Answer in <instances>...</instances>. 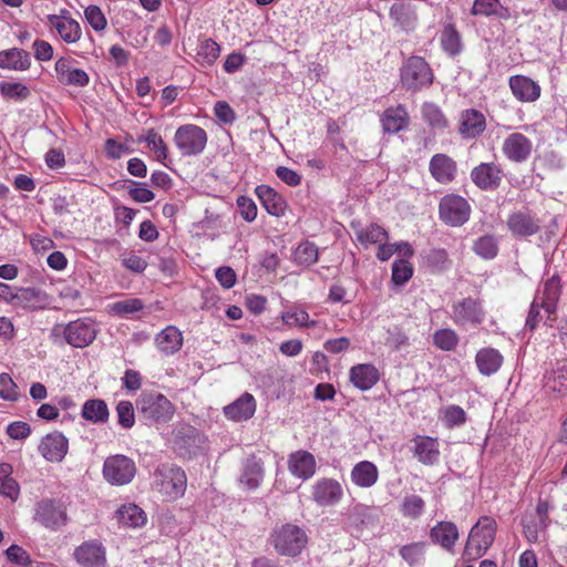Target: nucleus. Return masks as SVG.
<instances>
[{
	"instance_id": "nucleus-37",
	"label": "nucleus",
	"mask_w": 567,
	"mask_h": 567,
	"mask_svg": "<svg viewBox=\"0 0 567 567\" xmlns=\"http://www.w3.org/2000/svg\"><path fill=\"white\" fill-rule=\"evenodd\" d=\"M81 416L93 424H103L107 422L110 411L104 400L89 399L82 406Z\"/></svg>"
},
{
	"instance_id": "nucleus-2",
	"label": "nucleus",
	"mask_w": 567,
	"mask_h": 567,
	"mask_svg": "<svg viewBox=\"0 0 567 567\" xmlns=\"http://www.w3.org/2000/svg\"><path fill=\"white\" fill-rule=\"evenodd\" d=\"M269 542L280 556L296 557L306 548L308 536L301 527L284 524L272 529Z\"/></svg>"
},
{
	"instance_id": "nucleus-53",
	"label": "nucleus",
	"mask_w": 567,
	"mask_h": 567,
	"mask_svg": "<svg viewBox=\"0 0 567 567\" xmlns=\"http://www.w3.org/2000/svg\"><path fill=\"white\" fill-rule=\"evenodd\" d=\"M442 422L449 429L461 426L466 422V413L460 405H450L442 411Z\"/></svg>"
},
{
	"instance_id": "nucleus-36",
	"label": "nucleus",
	"mask_w": 567,
	"mask_h": 567,
	"mask_svg": "<svg viewBox=\"0 0 567 567\" xmlns=\"http://www.w3.org/2000/svg\"><path fill=\"white\" fill-rule=\"evenodd\" d=\"M545 386L561 395L567 393V359L557 361L555 367L545 374Z\"/></svg>"
},
{
	"instance_id": "nucleus-62",
	"label": "nucleus",
	"mask_w": 567,
	"mask_h": 567,
	"mask_svg": "<svg viewBox=\"0 0 567 567\" xmlns=\"http://www.w3.org/2000/svg\"><path fill=\"white\" fill-rule=\"evenodd\" d=\"M6 556L10 563L19 566L28 567L32 563L31 557L27 550L16 544L7 548Z\"/></svg>"
},
{
	"instance_id": "nucleus-54",
	"label": "nucleus",
	"mask_w": 567,
	"mask_h": 567,
	"mask_svg": "<svg viewBox=\"0 0 567 567\" xmlns=\"http://www.w3.org/2000/svg\"><path fill=\"white\" fill-rule=\"evenodd\" d=\"M0 92L4 97L17 101L27 100L31 94L29 87L19 82L0 83Z\"/></svg>"
},
{
	"instance_id": "nucleus-8",
	"label": "nucleus",
	"mask_w": 567,
	"mask_h": 567,
	"mask_svg": "<svg viewBox=\"0 0 567 567\" xmlns=\"http://www.w3.org/2000/svg\"><path fill=\"white\" fill-rule=\"evenodd\" d=\"M470 203L457 194L444 195L439 203L440 219L447 226L461 227L471 216Z\"/></svg>"
},
{
	"instance_id": "nucleus-30",
	"label": "nucleus",
	"mask_w": 567,
	"mask_h": 567,
	"mask_svg": "<svg viewBox=\"0 0 567 567\" xmlns=\"http://www.w3.org/2000/svg\"><path fill=\"white\" fill-rule=\"evenodd\" d=\"M389 16L394 24L404 31L413 30L417 22L413 7L405 1H395L390 7Z\"/></svg>"
},
{
	"instance_id": "nucleus-18",
	"label": "nucleus",
	"mask_w": 567,
	"mask_h": 567,
	"mask_svg": "<svg viewBox=\"0 0 567 567\" xmlns=\"http://www.w3.org/2000/svg\"><path fill=\"white\" fill-rule=\"evenodd\" d=\"M74 558L82 567H105L106 550L101 542L93 539L84 542L75 548Z\"/></svg>"
},
{
	"instance_id": "nucleus-64",
	"label": "nucleus",
	"mask_w": 567,
	"mask_h": 567,
	"mask_svg": "<svg viewBox=\"0 0 567 567\" xmlns=\"http://www.w3.org/2000/svg\"><path fill=\"white\" fill-rule=\"evenodd\" d=\"M59 82L64 85H74L83 87L89 84L90 78L84 70L72 68Z\"/></svg>"
},
{
	"instance_id": "nucleus-32",
	"label": "nucleus",
	"mask_w": 567,
	"mask_h": 567,
	"mask_svg": "<svg viewBox=\"0 0 567 567\" xmlns=\"http://www.w3.org/2000/svg\"><path fill=\"white\" fill-rule=\"evenodd\" d=\"M484 115L476 110H466L460 118V134L465 138H474L485 130Z\"/></svg>"
},
{
	"instance_id": "nucleus-31",
	"label": "nucleus",
	"mask_w": 567,
	"mask_h": 567,
	"mask_svg": "<svg viewBox=\"0 0 567 567\" xmlns=\"http://www.w3.org/2000/svg\"><path fill=\"white\" fill-rule=\"evenodd\" d=\"M381 122L384 132L394 134L408 127L410 117L405 106L400 104L388 107L381 117Z\"/></svg>"
},
{
	"instance_id": "nucleus-60",
	"label": "nucleus",
	"mask_w": 567,
	"mask_h": 567,
	"mask_svg": "<svg viewBox=\"0 0 567 567\" xmlns=\"http://www.w3.org/2000/svg\"><path fill=\"white\" fill-rule=\"evenodd\" d=\"M425 503L419 495L406 496L402 504V513L404 516L419 517L424 511Z\"/></svg>"
},
{
	"instance_id": "nucleus-61",
	"label": "nucleus",
	"mask_w": 567,
	"mask_h": 567,
	"mask_svg": "<svg viewBox=\"0 0 567 567\" xmlns=\"http://www.w3.org/2000/svg\"><path fill=\"white\" fill-rule=\"evenodd\" d=\"M19 398L18 386L8 373L0 374V399L17 401Z\"/></svg>"
},
{
	"instance_id": "nucleus-4",
	"label": "nucleus",
	"mask_w": 567,
	"mask_h": 567,
	"mask_svg": "<svg viewBox=\"0 0 567 567\" xmlns=\"http://www.w3.org/2000/svg\"><path fill=\"white\" fill-rule=\"evenodd\" d=\"M187 478L185 472L173 464H162L157 466L153 474V488L161 494L177 498L186 489Z\"/></svg>"
},
{
	"instance_id": "nucleus-63",
	"label": "nucleus",
	"mask_w": 567,
	"mask_h": 567,
	"mask_svg": "<svg viewBox=\"0 0 567 567\" xmlns=\"http://www.w3.org/2000/svg\"><path fill=\"white\" fill-rule=\"evenodd\" d=\"M238 213L241 218L248 223H251L257 217V206L255 202L247 196H239L237 198Z\"/></svg>"
},
{
	"instance_id": "nucleus-33",
	"label": "nucleus",
	"mask_w": 567,
	"mask_h": 567,
	"mask_svg": "<svg viewBox=\"0 0 567 567\" xmlns=\"http://www.w3.org/2000/svg\"><path fill=\"white\" fill-rule=\"evenodd\" d=\"M351 481L361 488L372 487L379 478V471L375 464L370 461H361L351 470Z\"/></svg>"
},
{
	"instance_id": "nucleus-29",
	"label": "nucleus",
	"mask_w": 567,
	"mask_h": 567,
	"mask_svg": "<svg viewBox=\"0 0 567 567\" xmlns=\"http://www.w3.org/2000/svg\"><path fill=\"white\" fill-rule=\"evenodd\" d=\"M380 379L378 369L370 363H361L350 369V381L361 391L373 388Z\"/></svg>"
},
{
	"instance_id": "nucleus-10",
	"label": "nucleus",
	"mask_w": 567,
	"mask_h": 567,
	"mask_svg": "<svg viewBox=\"0 0 567 567\" xmlns=\"http://www.w3.org/2000/svg\"><path fill=\"white\" fill-rule=\"evenodd\" d=\"M485 310L478 299L467 297L452 305L451 318L455 324L477 327L485 320Z\"/></svg>"
},
{
	"instance_id": "nucleus-55",
	"label": "nucleus",
	"mask_w": 567,
	"mask_h": 567,
	"mask_svg": "<svg viewBox=\"0 0 567 567\" xmlns=\"http://www.w3.org/2000/svg\"><path fill=\"white\" fill-rule=\"evenodd\" d=\"M84 17L86 22L96 32H102L107 27V20L99 6L91 4L85 8Z\"/></svg>"
},
{
	"instance_id": "nucleus-35",
	"label": "nucleus",
	"mask_w": 567,
	"mask_h": 567,
	"mask_svg": "<svg viewBox=\"0 0 567 567\" xmlns=\"http://www.w3.org/2000/svg\"><path fill=\"white\" fill-rule=\"evenodd\" d=\"M155 343L161 352L174 354L183 346L182 332L176 327L168 326L156 336Z\"/></svg>"
},
{
	"instance_id": "nucleus-58",
	"label": "nucleus",
	"mask_w": 567,
	"mask_h": 567,
	"mask_svg": "<svg viewBox=\"0 0 567 567\" xmlns=\"http://www.w3.org/2000/svg\"><path fill=\"white\" fill-rule=\"evenodd\" d=\"M117 422L124 429H131L135 423V413L132 402L120 401L116 405Z\"/></svg>"
},
{
	"instance_id": "nucleus-1",
	"label": "nucleus",
	"mask_w": 567,
	"mask_h": 567,
	"mask_svg": "<svg viewBox=\"0 0 567 567\" xmlns=\"http://www.w3.org/2000/svg\"><path fill=\"white\" fill-rule=\"evenodd\" d=\"M560 295V277L554 275L544 281V284L536 290L529 307L525 327L532 331L535 330L543 320L542 310L547 315V320H554L551 317L556 313Z\"/></svg>"
},
{
	"instance_id": "nucleus-38",
	"label": "nucleus",
	"mask_w": 567,
	"mask_h": 567,
	"mask_svg": "<svg viewBox=\"0 0 567 567\" xmlns=\"http://www.w3.org/2000/svg\"><path fill=\"white\" fill-rule=\"evenodd\" d=\"M475 362L482 374L492 375L499 370L503 363V357L497 350L486 348L477 352Z\"/></svg>"
},
{
	"instance_id": "nucleus-6",
	"label": "nucleus",
	"mask_w": 567,
	"mask_h": 567,
	"mask_svg": "<svg viewBox=\"0 0 567 567\" xmlns=\"http://www.w3.org/2000/svg\"><path fill=\"white\" fill-rule=\"evenodd\" d=\"M433 72L421 56H411L401 69V82L406 90L419 91L433 83Z\"/></svg>"
},
{
	"instance_id": "nucleus-45",
	"label": "nucleus",
	"mask_w": 567,
	"mask_h": 567,
	"mask_svg": "<svg viewBox=\"0 0 567 567\" xmlns=\"http://www.w3.org/2000/svg\"><path fill=\"white\" fill-rule=\"evenodd\" d=\"M355 237L361 245L368 246L384 243L388 239V233L381 226L371 224L367 228L357 230Z\"/></svg>"
},
{
	"instance_id": "nucleus-24",
	"label": "nucleus",
	"mask_w": 567,
	"mask_h": 567,
	"mask_svg": "<svg viewBox=\"0 0 567 567\" xmlns=\"http://www.w3.org/2000/svg\"><path fill=\"white\" fill-rule=\"evenodd\" d=\"M513 95L520 102H535L540 96V85L525 75H513L508 81Z\"/></svg>"
},
{
	"instance_id": "nucleus-17",
	"label": "nucleus",
	"mask_w": 567,
	"mask_h": 567,
	"mask_svg": "<svg viewBox=\"0 0 567 567\" xmlns=\"http://www.w3.org/2000/svg\"><path fill=\"white\" fill-rule=\"evenodd\" d=\"M69 450L68 439L58 431L43 436L38 446L39 453L44 460L52 463H60L65 457Z\"/></svg>"
},
{
	"instance_id": "nucleus-56",
	"label": "nucleus",
	"mask_w": 567,
	"mask_h": 567,
	"mask_svg": "<svg viewBox=\"0 0 567 567\" xmlns=\"http://www.w3.org/2000/svg\"><path fill=\"white\" fill-rule=\"evenodd\" d=\"M413 275V267L412 265L405 260V259H398L394 260L392 265V281L398 285L402 286L405 282H408Z\"/></svg>"
},
{
	"instance_id": "nucleus-9",
	"label": "nucleus",
	"mask_w": 567,
	"mask_h": 567,
	"mask_svg": "<svg viewBox=\"0 0 567 567\" xmlns=\"http://www.w3.org/2000/svg\"><path fill=\"white\" fill-rule=\"evenodd\" d=\"M102 472L106 482L121 486L132 482L136 474V465L128 456L116 454L106 457Z\"/></svg>"
},
{
	"instance_id": "nucleus-13",
	"label": "nucleus",
	"mask_w": 567,
	"mask_h": 567,
	"mask_svg": "<svg viewBox=\"0 0 567 567\" xmlns=\"http://www.w3.org/2000/svg\"><path fill=\"white\" fill-rule=\"evenodd\" d=\"M343 494L342 485L333 478H320L311 487V498L320 507L337 505Z\"/></svg>"
},
{
	"instance_id": "nucleus-51",
	"label": "nucleus",
	"mask_w": 567,
	"mask_h": 567,
	"mask_svg": "<svg viewBox=\"0 0 567 567\" xmlns=\"http://www.w3.org/2000/svg\"><path fill=\"white\" fill-rule=\"evenodd\" d=\"M441 44L443 50L452 56L461 52V37L454 27L447 25L444 28L441 35Z\"/></svg>"
},
{
	"instance_id": "nucleus-5",
	"label": "nucleus",
	"mask_w": 567,
	"mask_h": 567,
	"mask_svg": "<svg viewBox=\"0 0 567 567\" xmlns=\"http://www.w3.org/2000/svg\"><path fill=\"white\" fill-rule=\"evenodd\" d=\"M140 415L150 422H167L174 414L171 401L161 393L143 392L136 401Z\"/></svg>"
},
{
	"instance_id": "nucleus-57",
	"label": "nucleus",
	"mask_w": 567,
	"mask_h": 567,
	"mask_svg": "<svg viewBox=\"0 0 567 567\" xmlns=\"http://www.w3.org/2000/svg\"><path fill=\"white\" fill-rule=\"evenodd\" d=\"M111 308L113 313L121 317H127L128 315L141 311L144 308V305L142 300L132 298L116 301L111 306Z\"/></svg>"
},
{
	"instance_id": "nucleus-49",
	"label": "nucleus",
	"mask_w": 567,
	"mask_h": 567,
	"mask_svg": "<svg viewBox=\"0 0 567 567\" xmlns=\"http://www.w3.org/2000/svg\"><path fill=\"white\" fill-rule=\"evenodd\" d=\"M399 554L410 567L419 566L424 560L425 543L416 542L402 546Z\"/></svg>"
},
{
	"instance_id": "nucleus-50",
	"label": "nucleus",
	"mask_w": 567,
	"mask_h": 567,
	"mask_svg": "<svg viewBox=\"0 0 567 567\" xmlns=\"http://www.w3.org/2000/svg\"><path fill=\"white\" fill-rule=\"evenodd\" d=\"M138 142H145L151 151L154 152L156 159L161 163L167 158V146L162 136L154 130H148L143 137H138Z\"/></svg>"
},
{
	"instance_id": "nucleus-15",
	"label": "nucleus",
	"mask_w": 567,
	"mask_h": 567,
	"mask_svg": "<svg viewBox=\"0 0 567 567\" xmlns=\"http://www.w3.org/2000/svg\"><path fill=\"white\" fill-rule=\"evenodd\" d=\"M533 142L522 133L507 135L502 144L503 155L512 163H525L532 155Z\"/></svg>"
},
{
	"instance_id": "nucleus-12",
	"label": "nucleus",
	"mask_w": 567,
	"mask_h": 567,
	"mask_svg": "<svg viewBox=\"0 0 567 567\" xmlns=\"http://www.w3.org/2000/svg\"><path fill=\"white\" fill-rule=\"evenodd\" d=\"M204 436L188 424H182L174 431V450L182 457H190L200 449Z\"/></svg>"
},
{
	"instance_id": "nucleus-47",
	"label": "nucleus",
	"mask_w": 567,
	"mask_h": 567,
	"mask_svg": "<svg viewBox=\"0 0 567 567\" xmlns=\"http://www.w3.org/2000/svg\"><path fill=\"white\" fill-rule=\"evenodd\" d=\"M318 256L317 246L307 240L298 245L293 252V260L300 266L309 267L318 261Z\"/></svg>"
},
{
	"instance_id": "nucleus-40",
	"label": "nucleus",
	"mask_w": 567,
	"mask_h": 567,
	"mask_svg": "<svg viewBox=\"0 0 567 567\" xmlns=\"http://www.w3.org/2000/svg\"><path fill=\"white\" fill-rule=\"evenodd\" d=\"M117 518L123 526L133 528L144 526L147 520L145 512L135 504L123 505L117 511Z\"/></svg>"
},
{
	"instance_id": "nucleus-42",
	"label": "nucleus",
	"mask_w": 567,
	"mask_h": 567,
	"mask_svg": "<svg viewBox=\"0 0 567 567\" xmlns=\"http://www.w3.org/2000/svg\"><path fill=\"white\" fill-rule=\"evenodd\" d=\"M474 16H496L501 19L509 17L508 10L503 7L499 0H475L472 7Z\"/></svg>"
},
{
	"instance_id": "nucleus-52",
	"label": "nucleus",
	"mask_w": 567,
	"mask_h": 567,
	"mask_svg": "<svg viewBox=\"0 0 567 567\" xmlns=\"http://www.w3.org/2000/svg\"><path fill=\"white\" fill-rule=\"evenodd\" d=\"M434 344L444 351H452L458 343V336L452 329H440L433 334Z\"/></svg>"
},
{
	"instance_id": "nucleus-34",
	"label": "nucleus",
	"mask_w": 567,
	"mask_h": 567,
	"mask_svg": "<svg viewBox=\"0 0 567 567\" xmlns=\"http://www.w3.org/2000/svg\"><path fill=\"white\" fill-rule=\"evenodd\" d=\"M31 65L30 54L19 48L0 51V69L27 71Z\"/></svg>"
},
{
	"instance_id": "nucleus-22",
	"label": "nucleus",
	"mask_w": 567,
	"mask_h": 567,
	"mask_svg": "<svg viewBox=\"0 0 567 567\" xmlns=\"http://www.w3.org/2000/svg\"><path fill=\"white\" fill-rule=\"evenodd\" d=\"M507 226L516 237L535 235L540 229L539 220L527 210H518L508 216Z\"/></svg>"
},
{
	"instance_id": "nucleus-43",
	"label": "nucleus",
	"mask_w": 567,
	"mask_h": 567,
	"mask_svg": "<svg viewBox=\"0 0 567 567\" xmlns=\"http://www.w3.org/2000/svg\"><path fill=\"white\" fill-rule=\"evenodd\" d=\"M422 117L434 131H443L449 124L441 109L431 102H425L422 105Z\"/></svg>"
},
{
	"instance_id": "nucleus-16",
	"label": "nucleus",
	"mask_w": 567,
	"mask_h": 567,
	"mask_svg": "<svg viewBox=\"0 0 567 567\" xmlns=\"http://www.w3.org/2000/svg\"><path fill=\"white\" fill-rule=\"evenodd\" d=\"M63 333L69 344L75 348H84L95 339L96 329L93 321L79 319L66 324Z\"/></svg>"
},
{
	"instance_id": "nucleus-28",
	"label": "nucleus",
	"mask_w": 567,
	"mask_h": 567,
	"mask_svg": "<svg viewBox=\"0 0 567 567\" xmlns=\"http://www.w3.org/2000/svg\"><path fill=\"white\" fill-rule=\"evenodd\" d=\"M255 193L268 214L276 217L285 215L287 203L274 188L268 185H259L256 187Z\"/></svg>"
},
{
	"instance_id": "nucleus-19",
	"label": "nucleus",
	"mask_w": 567,
	"mask_h": 567,
	"mask_svg": "<svg viewBox=\"0 0 567 567\" xmlns=\"http://www.w3.org/2000/svg\"><path fill=\"white\" fill-rule=\"evenodd\" d=\"M264 476V461L254 454L247 456L241 464L239 484L247 491H254L261 485Z\"/></svg>"
},
{
	"instance_id": "nucleus-7",
	"label": "nucleus",
	"mask_w": 567,
	"mask_h": 567,
	"mask_svg": "<svg viewBox=\"0 0 567 567\" xmlns=\"http://www.w3.org/2000/svg\"><path fill=\"white\" fill-rule=\"evenodd\" d=\"M174 143L183 156H197L207 145L208 136L204 128L195 124H184L174 134Z\"/></svg>"
},
{
	"instance_id": "nucleus-26",
	"label": "nucleus",
	"mask_w": 567,
	"mask_h": 567,
	"mask_svg": "<svg viewBox=\"0 0 567 567\" xmlns=\"http://www.w3.org/2000/svg\"><path fill=\"white\" fill-rule=\"evenodd\" d=\"M460 537L456 525L452 522H439L430 530V538L447 553H454V546Z\"/></svg>"
},
{
	"instance_id": "nucleus-14",
	"label": "nucleus",
	"mask_w": 567,
	"mask_h": 567,
	"mask_svg": "<svg viewBox=\"0 0 567 567\" xmlns=\"http://www.w3.org/2000/svg\"><path fill=\"white\" fill-rule=\"evenodd\" d=\"M471 179L481 190H496L503 181V169L494 162L481 163L471 171Z\"/></svg>"
},
{
	"instance_id": "nucleus-48",
	"label": "nucleus",
	"mask_w": 567,
	"mask_h": 567,
	"mask_svg": "<svg viewBox=\"0 0 567 567\" xmlns=\"http://www.w3.org/2000/svg\"><path fill=\"white\" fill-rule=\"evenodd\" d=\"M281 320L287 326H296L299 328L316 327L318 322L311 320L309 313L300 308H292L281 313Z\"/></svg>"
},
{
	"instance_id": "nucleus-20",
	"label": "nucleus",
	"mask_w": 567,
	"mask_h": 567,
	"mask_svg": "<svg viewBox=\"0 0 567 567\" xmlns=\"http://www.w3.org/2000/svg\"><path fill=\"white\" fill-rule=\"evenodd\" d=\"M431 176L440 184L446 185L452 183L457 174L456 162L446 154H434L429 163Z\"/></svg>"
},
{
	"instance_id": "nucleus-39",
	"label": "nucleus",
	"mask_w": 567,
	"mask_h": 567,
	"mask_svg": "<svg viewBox=\"0 0 567 567\" xmlns=\"http://www.w3.org/2000/svg\"><path fill=\"white\" fill-rule=\"evenodd\" d=\"M220 54V45L210 38H199L195 61L200 66H212Z\"/></svg>"
},
{
	"instance_id": "nucleus-46",
	"label": "nucleus",
	"mask_w": 567,
	"mask_h": 567,
	"mask_svg": "<svg viewBox=\"0 0 567 567\" xmlns=\"http://www.w3.org/2000/svg\"><path fill=\"white\" fill-rule=\"evenodd\" d=\"M385 346L392 351H400L410 347V338L403 327L394 324L386 329Z\"/></svg>"
},
{
	"instance_id": "nucleus-11",
	"label": "nucleus",
	"mask_w": 567,
	"mask_h": 567,
	"mask_svg": "<svg viewBox=\"0 0 567 567\" xmlns=\"http://www.w3.org/2000/svg\"><path fill=\"white\" fill-rule=\"evenodd\" d=\"M33 519L44 528L58 530L66 524L68 514L60 502L42 499L35 505Z\"/></svg>"
},
{
	"instance_id": "nucleus-59",
	"label": "nucleus",
	"mask_w": 567,
	"mask_h": 567,
	"mask_svg": "<svg viewBox=\"0 0 567 567\" xmlns=\"http://www.w3.org/2000/svg\"><path fill=\"white\" fill-rule=\"evenodd\" d=\"M369 507L363 504L353 505L348 513V524L355 528H361L368 524L369 520Z\"/></svg>"
},
{
	"instance_id": "nucleus-27",
	"label": "nucleus",
	"mask_w": 567,
	"mask_h": 567,
	"mask_svg": "<svg viewBox=\"0 0 567 567\" xmlns=\"http://www.w3.org/2000/svg\"><path fill=\"white\" fill-rule=\"evenodd\" d=\"M316 460L307 451H297L289 456L288 467L290 473L303 481L309 480L316 473Z\"/></svg>"
},
{
	"instance_id": "nucleus-41",
	"label": "nucleus",
	"mask_w": 567,
	"mask_h": 567,
	"mask_svg": "<svg viewBox=\"0 0 567 567\" xmlns=\"http://www.w3.org/2000/svg\"><path fill=\"white\" fill-rule=\"evenodd\" d=\"M13 468L9 463L0 464V493L16 501L20 494V487L17 481L12 477Z\"/></svg>"
},
{
	"instance_id": "nucleus-25",
	"label": "nucleus",
	"mask_w": 567,
	"mask_h": 567,
	"mask_svg": "<svg viewBox=\"0 0 567 567\" xmlns=\"http://www.w3.org/2000/svg\"><path fill=\"white\" fill-rule=\"evenodd\" d=\"M48 23L51 28L56 30L58 34L65 43H76L81 39V25L72 18L58 14H49Z\"/></svg>"
},
{
	"instance_id": "nucleus-3",
	"label": "nucleus",
	"mask_w": 567,
	"mask_h": 567,
	"mask_svg": "<svg viewBox=\"0 0 567 567\" xmlns=\"http://www.w3.org/2000/svg\"><path fill=\"white\" fill-rule=\"evenodd\" d=\"M496 534V522L487 516L478 519L472 527L465 548L463 558L466 561L476 560L485 555L492 546Z\"/></svg>"
},
{
	"instance_id": "nucleus-23",
	"label": "nucleus",
	"mask_w": 567,
	"mask_h": 567,
	"mask_svg": "<svg viewBox=\"0 0 567 567\" xmlns=\"http://www.w3.org/2000/svg\"><path fill=\"white\" fill-rule=\"evenodd\" d=\"M256 400L252 394L245 392L233 403L224 406L223 412L226 419L233 422L247 421L256 412Z\"/></svg>"
},
{
	"instance_id": "nucleus-21",
	"label": "nucleus",
	"mask_w": 567,
	"mask_h": 567,
	"mask_svg": "<svg viewBox=\"0 0 567 567\" xmlns=\"http://www.w3.org/2000/svg\"><path fill=\"white\" fill-rule=\"evenodd\" d=\"M411 449L413 456L423 465H434L440 458V444L437 439L416 435Z\"/></svg>"
},
{
	"instance_id": "nucleus-44",
	"label": "nucleus",
	"mask_w": 567,
	"mask_h": 567,
	"mask_svg": "<svg viewBox=\"0 0 567 567\" xmlns=\"http://www.w3.org/2000/svg\"><path fill=\"white\" fill-rule=\"evenodd\" d=\"M472 249L481 258L491 260L497 256L498 240L493 235H484L474 240Z\"/></svg>"
}]
</instances>
